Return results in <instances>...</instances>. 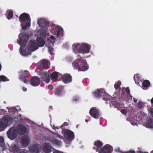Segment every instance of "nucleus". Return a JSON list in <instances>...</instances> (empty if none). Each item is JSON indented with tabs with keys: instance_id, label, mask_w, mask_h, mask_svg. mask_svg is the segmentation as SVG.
Here are the masks:
<instances>
[{
	"instance_id": "79ce46f5",
	"label": "nucleus",
	"mask_w": 153,
	"mask_h": 153,
	"mask_svg": "<svg viewBox=\"0 0 153 153\" xmlns=\"http://www.w3.org/2000/svg\"><path fill=\"white\" fill-rule=\"evenodd\" d=\"M143 103L142 102H139L138 104V107L139 108H141L143 107Z\"/></svg>"
},
{
	"instance_id": "4be33fe9",
	"label": "nucleus",
	"mask_w": 153,
	"mask_h": 153,
	"mask_svg": "<svg viewBox=\"0 0 153 153\" xmlns=\"http://www.w3.org/2000/svg\"><path fill=\"white\" fill-rule=\"evenodd\" d=\"M41 64L43 69L46 70L49 68L50 65V62L48 60L44 59L42 60Z\"/></svg>"
},
{
	"instance_id": "7c9ffc66",
	"label": "nucleus",
	"mask_w": 153,
	"mask_h": 153,
	"mask_svg": "<svg viewBox=\"0 0 153 153\" xmlns=\"http://www.w3.org/2000/svg\"><path fill=\"white\" fill-rule=\"evenodd\" d=\"M150 85V82L148 80H144L142 83V86L144 88H147L149 87Z\"/></svg>"
},
{
	"instance_id": "9b49d317",
	"label": "nucleus",
	"mask_w": 153,
	"mask_h": 153,
	"mask_svg": "<svg viewBox=\"0 0 153 153\" xmlns=\"http://www.w3.org/2000/svg\"><path fill=\"white\" fill-rule=\"evenodd\" d=\"M90 114L94 118L98 119L100 117L99 111L96 107H93L89 111Z\"/></svg>"
},
{
	"instance_id": "603ef678",
	"label": "nucleus",
	"mask_w": 153,
	"mask_h": 153,
	"mask_svg": "<svg viewBox=\"0 0 153 153\" xmlns=\"http://www.w3.org/2000/svg\"><path fill=\"white\" fill-rule=\"evenodd\" d=\"M69 125V123L68 122H65L63 124L62 126H67Z\"/></svg>"
},
{
	"instance_id": "e433bc0d",
	"label": "nucleus",
	"mask_w": 153,
	"mask_h": 153,
	"mask_svg": "<svg viewBox=\"0 0 153 153\" xmlns=\"http://www.w3.org/2000/svg\"><path fill=\"white\" fill-rule=\"evenodd\" d=\"M51 40H50V39L49 37H47L48 40L50 41V42L51 43H54L55 42V38L53 36H51L50 37Z\"/></svg>"
},
{
	"instance_id": "6e6d98bb",
	"label": "nucleus",
	"mask_w": 153,
	"mask_h": 153,
	"mask_svg": "<svg viewBox=\"0 0 153 153\" xmlns=\"http://www.w3.org/2000/svg\"><path fill=\"white\" fill-rule=\"evenodd\" d=\"M137 153H148L147 152H143L140 151L137 152Z\"/></svg>"
},
{
	"instance_id": "f704fd0d",
	"label": "nucleus",
	"mask_w": 153,
	"mask_h": 153,
	"mask_svg": "<svg viewBox=\"0 0 153 153\" xmlns=\"http://www.w3.org/2000/svg\"><path fill=\"white\" fill-rule=\"evenodd\" d=\"M51 77L53 79H56L58 78V73L57 72L52 73Z\"/></svg>"
},
{
	"instance_id": "39448f33",
	"label": "nucleus",
	"mask_w": 153,
	"mask_h": 153,
	"mask_svg": "<svg viewBox=\"0 0 153 153\" xmlns=\"http://www.w3.org/2000/svg\"><path fill=\"white\" fill-rule=\"evenodd\" d=\"M62 133L65 138L69 140H72L74 138V132L70 130L66 129L62 131Z\"/></svg>"
},
{
	"instance_id": "6e6552de",
	"label": "nucleus",
	"mask_w": 153,
	"mask_h": 153,
	"mask_svg": "<svg viewBox=\"0 0 153 153\" xmlns=\"http://www.w3.org/2000/svg\"><path fill=\"white\" fill-rule=\"evenodd\" d=\"M51 22L44 19H41L38 21L39 26L43 28H48L51 26Z\"/></svg>"
},
{
	"instance_id": "5701e85b",
	"label": "nucleus",
	"mask_w": 153,
	"mask_h": 153,
	"mask_svg": "<svg viewBox=\"0 0 153 153\" xmlns=\"http://www.w3.org/2000/svg\"><path fill=\"white\" fill-rule=\"evenodd\" d=\"M36 40L38 43V47H42L44 45L45 43V41L44 39L42 38V37H37Z\"/></svg>"
},
{
	"instance_id": "c85d7f7f",
	"label": "nucleus",
	"mask_w": 153,
	"mask_h": 153,
	"mask_svg": "<svg viewBox=\"0 0 153 153\" xmlns=\"http://www.w3.org/2000/svg\"><path fill=\"white\" fill-rule=\"evenodd\" d=\"M5 144L3 137H0V151H3L4 149V146Z\"/></svg>"
},
{
	"instance_id": "4468645a",
	"label": "nucleus",
	"mask_w": 153,
	"mask_h": 153,
	"mask_svg": "<svg viewBox=\"0 0 153 153\" xmlns=\"http://www.w3.org/2000/svg\"><path fill=\"white\" fill-rule=\"evenodd\" d=\"M41 78L45 82L48 83L50 81V75L49 74L46 72H42L39 74Z\"/></svg>"
},
{
	"instance_id": "393cba45",
	"label": "nucleus",
	"mask_w": 153,
	"mask_h": 153,
	"mask_svg": "<svg viewBox=\"0 0 153 153\" xmlns=\"http://www.w3.org/2000/svg\"><path fill=\"white\" fill-rule=\"evenodd\" d=\"M94 145L97 147V152H98L102 146L103 143L100 140H97L94 142Z\"/></svg>"
},
{
	"instance_id": "f03ea898",
	"label": "nucleus",
	"mask_w": 153,
	"mask_h": 153,
	"mask_svg": "<svg viewBox=\"0 0 153 153\" xmlns=\"http://www.w3.org/2000/svg\"><path fill=\"white\" fill-rule=\"evenodd\" d=\"M29 39L28 35L26 33H25L19 40L17 39L18 43L21 46L19 49L20 53L23 56H27L29 55L28 53L24 49L21 47H25L27 42V40Z\"/></svg>"
},
{
	"instance_id": "bf43d9fd",
	"label": "nucleus",
	"mask_w": 153,
	"mask_h": 153,
	"mask_svg": "<svg viewBox=\"0 0 153 153\" xmlns=\"http://www.w3.org/2000/svg\"><path fill=\"white\" fill-rule=\"evenodd\" d=\"M93 149L94 150H96V151L97 152V147H93Z\"/></svg>"
},
{
	"instance_id": "864d4df0",
	"label": "nucleus",
	"mask_w": 153,
	"mask_h": 153,
	"mask_svg": "<svg viewBox=\"0 0 153 153\" xmlns=\"http://www.w3.org/2000/svg\"><path fill=\"white\" fill-rule=\"evenodd\" d=\"M24 73H25V75H27V74H29V72L27 70L25 71H24Z\"/></svg>"
},
{
	"instance_id": "f3484780",
	"label": "nucleus",
	"mask_w": 153,
	"mask_h": 153,
	"mask_svg": "<svg viewBox=\"0 0 153 153\" xmlns=\"http://www.w3.org/2000/svg\"><path fill=\"white\" fill-rule=\"evenodd\" d=\"M42 150L44 153H50L52 151V147L50 143H46L44 144L42 147Z\"/></svg>"
},
{
	"instance_id": "58836bf2",
	"label": "nucleus",
	"mask_w": 153,
	"mask_h": 153,
	"mask_svg": "<svg viewBox=\"0 0 153 153\" xmlns=\"http://www.w3.org/2000/svg\"><path fill=\"white\" fill-rule=\"evenodd\" d=\"M27 76L25 75L24 73H23L20 75L19 79L21 80H23L24 79L27 78Z\"/></svg>"
},
{
	"instance_id": "20e7f679",
	"label": "nucleus",
	"mask_w": 153,
	"mask_h": 153,
	"mask_svg": "<svg viewBox=\"0 0 153 153\" xmlns=\"http://www.w3.org/2000/svg\"><path fill=\"white\" fill-rule=\"evenodd\" d=\"M53 24H51V27L50 31L53 34L56 35L57 36H59L62 33L63 30L62 28L59 26H56L53 25Z\"/></svg>"
},
{
	"instance_id": "b1692460",
	"label": "nucleus",
	"mask_w": 153,
	"mask_h": 153,
	"mask_svg": "<svg viewBox=\"0 0 153 153\" xmlns=\"http://www.w3.org/2000/svg\"><path fill=\"white\" fill-rule=\"evenodd\" d=\"M49 141L52 144L56 145H60L61 143V140L55 138H51L49 140Z\"/></svg>"
},
{
	"instance_id": "72a5a7b5",
	"label": "nucleus",
	"mask_w": 153,
	"mask_h": 153,
	"mask_svg": "<svg viewBox=\"0 0 153 153\" xmlns=\"http://www.w3.org/2000/svg\"><path fill=\"white\" fill-rule=\"evenodd\" d=\"M8 116L5 117L3 118V120L2 123L5 125H7L9 123L8 121Z\"/></svg>"
},
{
	"instance_id": "c03bdc74",
	"label": "nucleus",
	"mask_w": 153,
	"mask_h": 153,
	"mask_svg": "<svg viewBox=\"0 0 153 153\" xmlns=\"http://www.w3.org/2000/svg\"><path fill=\"white\" fill-rule=\"evenodd\" d=\"M120 111L122 113L124 114H126L127 112V110L125 109H122Z\"/></svg>"
},
{
	"instance_id": "a18cd8bd",
	"label": "nucleus",
	"mask_w": 153,
	"mask_h": 153,
	"mask_svg": "<svg viewBox=\"0 0 153 153\" xmlns=\"http://www.w3.org/2000/svg\"><path fill=\"white\" fill-rule=\"evenodd\" d=\"M123 153H135V152L134 150H129L128 151L125 152H123Z\"/></svg>"
},
{
	"instance_id": "8fccbe9b",
	"label": "nucleus",
	"mask_w": 153,
	"mask_h": 153,
	"mask_svg": "<svg viewBox=\"0 0 153 153\" xmlns=\"http://www.w3.org/2000/svg\"><path fill=\"white\" fill-rule=\"evenodd\" d=\"M8 121L9 123H12L13 121V119L11 118L10 117L8 116Z\"/></svg>"
},
{
	"instance_id": "3c124183",
	"label": "nucleus",
	"mask_w": 153,
	"mask_h": 153,
	"mask_svg": "<svg viewBox=\"0 0 153 153\" xmlns=\"http://www.w3.org/2000/svg\"><path fill=\"white\" fill-rule=\"evenodd\" d=\"M48 89L50 90H52L53 88L52 85L50 84L48 86Z\"/></svg>"
},
{
	"instance_id": "f257e3e1",
	"label": "nucleus",
	"mask_w": 153,
	"mask_h": 153,
	"mask_svg": "<svg viewBox=\"0 0 153 153\" xmlns=\"http://www.w3.org/2000/svg\"><path fill=\"white\" fill-rule=\"evenodd\" d=\"M72 65L74 69L79 71H85L89 68L86 60L82 57L76 59L72 63Z\"/></svg>"
},
{
	"instance_id": "0eeeda50",
	"label": "nucleus",
	"mask_w": 153,
	"mask_h": 153,
	"mask_svg": "<svg viewBox=\"0 0 153 153\" xmlns=\"http://www.w3.org/2000/svg\"><path fill=\"white\" fill-rule=\"evenodd\" d=\"M28 50L31 51H34L38 48V45L36 41L30 40L27 46Z\"/></svg>"
},
{
	"instance_id": "69168bd1",
	"label": "nucleus",
	"mask_w": 153,
	"mask_h": 153,
	"mask_svg": "<svg viewBox=\"0 0 153 153\" xmlns=\"http://www.w3.org/2000/svg\"><path fill=\"white\" fill-rule=\"evenodd\" d=\"M78 57H80V56L79 55H78Z\"/></svg>"
},
{
	"instance_id": "2eb2a0df",
	"label": "nucleus",
	"mask_w": 153,
	"mask_h": 153,
	"mask_svg": "<svg viewBox=\"0 0 153 153\" xmlns=\"http://www.w3.org/2000/svg\"><path fill=\"white\" fill-rule=\"evenodd\" d=\"M18 133L20 135H23L26 132L27 129L25 126L21 124H19L17 127H15Z\"/></svg>"
},
{
	"instance_id": "4c0bfd02",
	"label": "nucleus",
	"mask_w": 153,
	"mask_h": 153,
	"mask_svg": "<svg viewBox=\"0 0 153 153\" xmlns=\"http://www.w3.org/2000/svg\"><path fill=\"white\" fill-rule=\"evenodd\" d=\"M134 79L136 83H138V81L139 80L140 78L139 76V75L137 74H134Z\"/></svg>"
},
{
	"instance_id": "423d86ee",
	"label": "nucleus",
	"mask_w": 153,
	"mask_h": 153,
	"mask_svg": "<svg viewBox=\"0 0 153 153\" xmlns=\"http://www.w3.org/2000/svg\"><path fill=\"white\" fill-rule=\"evenodd\" d=\"M18 134L15 127L11 128L7 132L8 138L11 140L17 137Z\"/></svg>"
},
{
	"instance_id": "6ab92c4d",
	"label": "nucleus",
	"mask_w": 153,
	"mask_h": 153,
	"mask_svg": "<svg viewBox=\"0 0 153 153\" xmlns=\"http://www.w3.org/2000/svg\"><path fill=\"white\" fill-rule=\"evenodd\" d=\"M73 50L76 54L80 53V47L81 44L79 43H74L72 45Z\"/></svg>"
},
{
	"instance_id": "c9c22d12",
	"label": "nucleus",
	"mask_w": 153,
	"mask_h": 153,
	"mask_svg": "<svg viewBox=\"0 0 153 153\" xmlns=\"http://www.w3.org/2000/svg\"><path fill=\"white\" fill-rule=\"evenodd\" d=\"M9 79L5 76L4 75H1L0 76V82L3 81H7Z\"/></svg>"
},
{
	"instance_id": "052dcab7",
	"label": "nucleus",
	"mask_w": 153,
	"mask_h": 153,
	"mask_svg": "<svg viewBox=\"0 0 153 153\" xmlns=\"http://www.w3.org/2000/svg\"><path fill=\"white\" fill-rule=\"evenodd\" d=\"M151 103H153V97L152 99L151 100Z\"/></svg>"
},
{
	"instance_id": "a19ab883",
	"label": "nucleus",
	"mask_w": 153,
	"mask_h": 153,
	"mask_svg": "<svg viewBox=\"0 0 153 153\" xmlns=\"http://www.w3.org/2000/svg\"><path fill=\"white\" fill-rule=\"evenodd\" d=\"M54 50L53 48L51 46H49L48 47V51L49 53L51 54L52 53V52Z\"/></svg>"
},
{
	"instance_id": "a211bd4d",
	"label": "nucleus",
	"mask_w": 153,
	"mask_h": 153,
	"mask_svg": "<svg viewBox=\"0 0 153 153\" xmlns=\"http://www.w3.org/2000/svg\"><path fill=\"white\" fill-rule=\"evenodd\" d=\"M21 140L22 144L24 146H27L30 143V139L27 135H24Z\"/></svg>"
},
{
	"instance_id": "9d476101",
	"label": "nucleus",
	"mask_w": 153,
	"mask_h": 153,
	"mask_svg": "<svg viewBox=\"0 0 153 153\" xmlns=\"http://www.w3.org/2000/svg\"><path fill=\"white\" fill-rule=\"evenodd\" d=\"M91 47L90 45L86 43L81 44L80 47V53L83 54L88 53L89 52Z\"/></svg>"
},
{
	"instance_id": "2f4dec72",
	"label": "nucleus",
	"mask_w": 153,
	"mask_h": 153,
	"mask_svg": "<svg viewBox=\"0 0 153 153\" xmlns=\"http://www.w3.org/2000/svg\"><path fill=\"white\" fill-rule=\"evenodd\" d=\"M121 84V82L120 81H118L116 82L114 85V88L115 89L117 90L118 89L119 90H120V86Z\"/></svg>"
},
{
	"instance_id": "c756f323",
	"label": "nucleus",
	"mask_w": 153,
	"mask_h": 153,
	"mask_svg": "<svg viewBox=\"0 0 153 153\" xmlns=\"http://www.w3.org/2000/svg\"><path fill=\"white\" fill-rule=\"evenodd\" d=\"M146 127L148 128H153V120L152 119H149L147 121Z\"/></svg>"
},
{
	"instance_id": "473e14b6",
	"label": "nucleus",
	"mask_w": 153,
	"mask_h": 153,
	"mask_svg": "<svg viewBox=\"0 0 153 153\" xmlns=\"http://www.w3.org/2000/svg\"><path fill=\"white\" fill-rule=\"evenodd\" d=\"M12 150L14 152H18L19 151V149L16 145H14L12 147Z\"/></svg>"
},
{
	"instance_id": "412c9836",
	"label": "nucleus",
	"mask_w": 153,
	"mask_h": 153,
	"mask_svg": "<svg viewBox=\"0 0 153 153\" xmlns=\"http://www.w3.org/2000/svg\"><path fill=\"white\" fill-rule=\"evenodd\" d=\"M40 147L38 145H34L29 149L30 150L33 152L39 153Z\"/></svg>"
},
{
	"instance_id": "0e129e2a",
	"label": "nucleus",
	"mask_w": 153,
	"mask_h": 153,
	"mask_svg": "<svg viewBox=\"0 0 153 153\" xmlns=\"http://www.w3.org/2000/svg\"><path fill=\"white\" fill-rule=\"evenodd\" d=\"M151 153H153V151H152Z\"/></svg>"
},
{
	"instance_id": "5fc2aeb1",
	"label": "nucleus",
	"mask_w": 153,
	"mask_h": 153,
	"mask_svg": "<svg viewBox=\"0 0 153 153\" xmlns=\"http://www.w3.org/2000/svg\"><path fill=\"white\" fill-rule=\"evenodd\" d=\"M22 90L24 91H26L27 90V88L25 87H23L22 88Z\"/></svg>"
},
{
	"instance_id": "09e8293b",
	"label": "nucleus",
	"mask_w": 153,
	"mask_h": 153,
	"mask_svg": "<svg viewBox=\"0 0 153 153\" xmlns=\"http://www.w3.org/2000/svg\"><path fill=\"white\" fill-rule=\"evenodd\" d=\"M149 111L150 115L153 117V108H151Z\"/></svg>"
},
{
	"instance_id": "aec40b11",
	"label": "nucleus",
	"mask_w": 153,
	"mask_h": 153,
	"mask_svg": "<svg viewBox=\"0 0 153 153\" xmlns=\"http://www.w3.org/2000/svg\"><path fill=\"white\" fill-rule=\"evenodd\" d=\"M63 89V87L62 86H59L55 88L54 90L55 94L58 96H61L62 94Z\"/></svg>"
},
{
	"instance_id": "e2e57ef3",
	"label": "nucleus",
	"mask_w": 153,
	"mask_h": 153,
	"mask_svg": "<svg viewBox=\"0 0 153 153\" xmlns=\"http://www.w3.org/2000/svg\"><path fill=\"white\" fill-rule=\"evenodd\" d=\"M78 126H79V125H77L76 126V127L77 128H78Z\"/></svg>"
},
{
	"instance_id": "f8f14e48",
	"label": "nucleus",
	"mask_w": 153,
	"mask_h": 153,
	"mask_svg": "<svg viewBox=\"0 0 153 153\" xmlns=\"http://www.w3.org/2000/svg\"><path fill=\"white\" fill-rule=\"evenodd\" d=\"M40 79L37 76H33L30 79V83L33 86L36 87L39 85Z\"/></svg>"
},
{
	"instance_id": "4d7b16f0",
	"label": "nucleus",
	"mask_w": 153,
	"mask_h": 153,
	"mask_svg": "<svg viewBox=\"0 0 153 153\" xmlns=\"http://www.w3.org/2000/svg\"><path fill=\"white\" fill-rule=\"evenodd\" d=\"M53 153H63L62 152H60L59 151L54 152Z\"/></svg>"
},
{
	"instance_id": "37998d69",
	"label": "nucleus",
	"mask_w": 153,
	"mask_h": 153,
	"mask_svg": "<svg viewBox=\"0 0 153 153\" xmlns=\"http://www.w3.org/2000/svg\"><path fill=\"white\" fill-rule=\"evenodd\" d=\"M28 151L26 150L25 149H22L19 152V153H29Z\"/></svg>"
},
{
	"instance_id": "a878e982",
	"label": "nucleus",
	"mask_w": 153,
	"mask_h": 153,
	"mask_svg": "<svg viewBox=\"0 0 153 153\" xmlns=\"http://www.w3.org/2000/svg\"><path fill=\"white\" fill-rule=\"evenodd\" d=\"M48 28H42L40 31V34L43 36L45 38L46 37V36H48L49 33L48 32Z\"/></svg>"
},
{
	"instance_id": "cd10ccee",
	"label": "nucleus",
	"mask_w": 153,
	"mask_h": 153,
	"mask_svg": "<svg viewBox=\"0 0 153 153\" xmlns=\"http://www.w3.org/2000/svg\"><path fill=\"white\" fill-rule=\"evenodd\" d=\"M122 91L123 92L122 94L123 95H124L125 94V92H126V95L127 96H130L131 97V98H132V96L130 93V91L128 88H126L125 89H124V88H122Z\"/></svg>"
},
{
	"instance_id": "ddd939ff",
	"label": "nucleus",
	"mask_w": 153,
	"mask_h": 153,
	"mask_svg": "<svg viewBox=\"0 0 153 153\" xmlns=\"http://www.w3.org/2000/svg\"><path fill=\"white\" fill-rule=\"evenodd\" d=\"M112 151V147L109 145L107 144L100 149L99 153H111Z\"/></svg>"
},
{
	"instance_id": "13d9d810",
	"label": "nucleus",
	"mask_w": 153,
	"mask_h": 153,
	"mask_svg": "<svg viewBox=\"0 0 153 153\" xmlns=\"http://www.w3.org/2000/svg\"><path fill=\"white\" fill-rule=\"evenodd\" d=\"M133 99L134 100V102L135 103H136L137 102V99H135L134 98H133Z\"/></svg>"
},
{
	"instance_id": "bb28decb",
	"label": "nucleus",
	"mask_w": 153,
	"mask_h": 153,
	"mask_svg": "<svg viewBox=\"0 0 153 153\" xmlns=\"http://www.w3.org/2000/svg\"><path fill=\"white\" fill-rule=\"evenodd\" d=\"M30 21L27 22L25 23H23L22 25H21V26L22 29L24 30H26L28 27H30Z\"/></svg>"
},
{
	"instance_id": "de8ad7c7",
	"label": "nucleus",
	"mask_w": 153,
	"mask_h": 153,
	"mask_svg": "<svg viewBox=\"0 0 153 153\" xmlns=\"http://www.w3.org/2000/svg\"><path fill=\"white\" fill-rule=\"evenodd\" d=\"M79 100V98L77 97H74L73 99V100L74 102H76L78 101Z\"/></svg>"
},
{
	"instance_id": "7ed1b4c3",
	"label": "nucleus",
	"mask_w": 153,
	"mask_h": 153,
	"mask_svg": "<svg viewBox=\"0 0 153 153\" xmlns=\"http://www.w3.org/2000/svg\"><path fill=\"white\" fill-rule=\"evenodd\" d=\"M95 97L97 98L102 97L104 100L108 101L110 100L111 97L107 93L105 92V91L102 89H98L97 91L93 92Z\"/></svg>"
},
{
	"instance_id": "49530a36",
	"label": "nucleus",
	"mask_w": 153,
	"mask_h": 153,
	"mask_svg": "<svg viewBox=\"0 0 153 153\" xmlns=\"http://www.w3.org/2000/svg\"><path fill=\"white\" fill-rule=\"evenodd\" d=\"M22 81L23 82L27 84L29 82L28 80L26 78L24 79L23 80H22Z\"/></svg>"
},
{
	"instance_id": "ea45409f",
	"label": "nucleus",
	"mask_w": 153,
	"mask_h": 153,
	"mask_svg": "<svg viewBox=\"0 0 153 153\" xmlns=\"http://www.w3.org/2000/svg\"><path fill=\"white\" fill-rule=\"evenodd\" d=\"M13 13L12 11H10L9 12L8 15L7 16V18L8 19H11L13 16Z\"/></svg>"
},
{
	"instance_id": "338daca9",
	"label": "nucleus",
	"mask_w": 153,
	"mask_h": 153,
	"mask_svg": "<svg viewBox=\"0 0 153 153\" xmlns=\"http://www.w3.org/2000/svg\"><path fill=\"white\" fill-rule=\"evenodd\" d=\"M56 128L58 129L59 128L57 127Z\"/></svg>"
},
{
	"instance_id": "1a4fd4ad",
	"label": "nucleus",
	"mask_w": 153,
	"mask_h": 153,
	"mask_svg": "<svg viewBox=\"0 0 153 153\" xmlns=\"http://www.w3.org/2000/svg\"><path fill=\"white\" fill-rule=\"evenodd\" d=\"M30 18L29 14L24 13L21 14L19 17V21L21 25L23 24V23L30 21Z\"/></svg>"
},
{
	"instance_id": "dca6fc26",
	"label": "nucleus",
	"mask_w": 153,
	"mask_h": 153,
	"mask_svg": "<svg viewBox=\"0 0 153 153\" xmlns=\"http://www.w3.org/2000/svg\"><path fill=\"white\" fill-rule=\"evenodd\" d=\"M62 81L65 83H68L72 80V76L70 74H66L62 77Z\"/></svg>"
},
{
	"instance_id": "680f3d73",
	"label": "nucleus",
	"mask_w": 153,
	"mask_h": 153,
	"mask_svg": "<svg viewBox=\"0 0 153 153\" xmlns=\"http://www.w3.org/2000/svg\"><path fill=\"white\" fill-rule=\"evenodd\" d=\"M85 121L86 122H88V120L87 119H85Z\"/></svg>"
}]
</instances>
